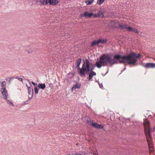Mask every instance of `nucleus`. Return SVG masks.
Listing matches in <instances>:
<instances>
[{"instance_id": "42", "label": "nucleus", "mask_w": 155, "mask_h": 155, "mask_svg": "<svg viewBox=\"0 0 155 155\" xmlns=\"http://www.w3.org/2000/svg\"><path fill=\"white\" fill-rule=\"evenodd\" d=\"M147 142H148V146H149V145H150V144L149 143V141L148 140H147Z\"/></svg>"}, {"instance_id": "1", "label": "nucleus", "mask_w": 155, "mask_h": 155, "mask_svg": "<svg viewBox=\"0 0 155 155\" xmlns=\"http://www.w3.org/2000/svg\"><path fill=\"white\" fill-rule=\"evenodd\" d=\"M112 59V57L109 54H104L100 57L99 59L97 58V61L95 62L97 68H100L102 66H107L108 63L110 65Z\"/></svg>"}, {"instance_id": "34", "label": "nucleus", "mask_w": 155, "mask_h": 155, "mask_svg": "<svg viewBox=\"0 0 155 155\" xmlns=\"http://www.w3.org/2000/svg\"><path fill=\"white\" fill-rule=\"evenodd\" d=\"M77 153H76L74 152L72 153L71 155L70 154H69V155H76Z\"/></svg>"}, {"instance_id": "47", "label": "nucleus", "mask_w": 155, "mask_h": 155, "mask_svg": "<svg viewBox=\"0 0 155 155\" xmlns=\"http://www.w3.org/2000/svg\"><path fill=\"white\" fill-rule=\"evenodd\" d=\"M28 101H25V102H27Z\"/></svg>"}, {"instance_id": "4", "label": "nucleus", "mask_w": 155, "mask_h": 155, "mask_svg": "<svg viewBox=\"0 0 155 155\" xmlns=\"http://www.w3.org/2000/svg\"><path fill=\"white\" fill-rule=\"evenodd\" d=\"M83 69H84V73H83L81 77L85 76V71H88L94 72L93 71L94 68L92 63H90V62L87 59L85 60V66L84 67L83 66Z\"/></svg>"}, {"instance_id": "17", "label": "nucleus", "mask_w": 155, "mask_h": 155, "mask_svg": "<svg viewBox=\"0 0 155 155\" xmlns=\"http://www.w3.org/2000/svg\"><path fill=\"white\" fill-rule=\"evenodd\" d=\"M38 87L41 89H44L46 87V85L45 83H39L38 84Z\"/></svg>"}, {"instance_id": "37", "label": "nucleus", "mask_w": 155, "mask_h": 155, "mask_svg": "<svg viewBox=\"0 0 155 155\" xmlns=\"http://www.w3.org/2000/svg\"><path fill=\"white\" fill-rule=\"evenodd\" d=\"M152 131H151L152 132H153L154 131H155V126L153 127V129H152Z\"/></svg>"}, {"instance_id": "48", "label": "nucleus", "mask_w": 155, "mask_h": 155, "mask_svg": "<svg viewBox=\"0 0 155 155\" xmlns=\"http://www.w3.org/2000/svg\"><path fill=\"white\" fill-rule=\"evenodd\" d=\"M30 84L31 86V84L30 83Z\"/></svg>"}, {"instance_id": "33", "label": "nucleus", "mask_w": 155, "mask_h": 155, "mask_svg": "<svg viewBox=\"0 0 155 155\" xmlns=\"http://www.w3.org/2000/svg\"><path fill=\"white\" fill-rule=\"evenodd\" d=\"M18 80L21 82H23L22 79L21 78H18Z\"/></svg>"}, {"instance_id": "2", "label": "nucleus", "mask_w": 155, "mask_h": 155, "mask_svg": "<svg viewBox=\"0 0 155 155\" xmlns=\"http://www.w3.org/2000/svg\"><path fill=\"white\" fill-rule=\"evenodd\" d=\"M141 55L140 54H137L134 52H131L126 55L128 61V64L130 66H135L137 62V58H140Z\"/></svg>"}, {"instance_id": "38", "label": "nucleus", "mask_w": 155, "mask_h": 155, "mask_svg": "<svg viewBox=\"0 0 155 155\" xmlns=\"http://www.w3.org/2000/svg\"><path fill=\"white\" fill-rule=\"evenodd\" d=\"M90 1L92 2V3L93 2L94 0H90Z\"/></svg>"}, {"instance_id": "7", "label": "nucleus", "mask_w": 155, "mask_h": 155, "mask_svg": "<svg viewBox=\"0 0 155 155\" xmlns=\"http://www.w3.org/2000/svg\"><path fill=\"white\" fill-rule=\"evenodd\" d=\"M92 15H93L92 12L89 13L87 11L85 12L84 13L81 14L80 17L81 18H82L83 17L90 18L92 16Z\"/></svg>"}, {"instance_id": "39", "label": "nucleus", "mask_w": 155, "mask_h": 155, "mask_svg": "<svg viewBox=\"0 0 155 155\" xmlns=\"http://www.w3.org/2000/svg\"><path fill=\"white\" fill-rule=\"evenodd\" d=\"M126 69V68H125L122 71H121V72H122L123 71H124Z\"/></svg>"}, {"instance_id": "16", "label": "nucleus", "mask_w": 155, "mask_h": 155, "mask_svg": "<svg viewBox=\"0 0 155 155\" xmlns=\"http://www.w3.org/2000/svg\"><path fill=\"white\" fill-rule=\"evenodd\" d=\"M99 44L100 42L99 41V40H95L92 42L91 45L92 47H93L95 45H98Z\"/></svg>"}, {"instance_id": "25", "label": "nucleus", "mask_w": 155, "mask_h": 155, "mask_svg": "<svg viewBox=\"0 0 155 155\" xmlns=\"http://www.w3.org/2000/svg\"><path fill=\"white\" fill-rule=\"evenodd\" d=\"M6 101L7 103L8 104H9L10 105L12 106H13L14 104H13V103H12L9 100H6Z\"/></svg>"}, {"instance_id": "18", "label": "nucleus", "mask_w": 155, "mask_h": 155, "mask_svg": "<svg viewBox=\"0 0 155 155\" xmlns=\"http://www.w3.org/2000/svg\"><path fill=\"white\" fill-rule=\"evenodd\" d=\"M100 43H101L103 44H105L107 42V40L106 39H98Z\"/></svg>"}, {"instance_id": "23", "label": "nucleus", "mask_w": 155, "mask_h": 155, "mask_svg": "<svg viewBox=\"0 0 155 155\" xmlns=\"http://www.w3.org/2000/svg\"><path fill=\"white\" fill-rule=\"evenodd\" d=\"M104 0H98L97 3L99 5H101L104 2Z\"/></svg>"}, {"instance_id": "11", "label": "nucleus", "mask_w": 155, "mask_h": 155, "mask_svg": "<svg viewBox=\"0 0 155 155\" xmlns=\"http://www.w3.org/2000/svg\"><path fill=\"white\" fill-rule=\"evenodd\" d=\"M47 0H39L36 1V3L40 6L46 5L48 4Z\"/></svg>"}, {"instance_id": "31", "label": "nucleus", "mask_w": 155, "mask_h": 155, "mask_svg": "<svg viewBox=\"0 0 155 155\" xmlns=\"http://www.w3.org/2000/svg\"><path fill=\"white\" fill-rule=\"evenodd\" d=\"M99 84L100 87V88H102V89H103L102 88L103 87V86L102 84H101V83H99Z\"/></svg>"}, {"instance_id": "15", "label": "nucleus", "mask_w": 155, "mask_h": 155, "mask_svg": "<svg viewBox=\"0 0 155 155\" xmlns=\"http://www.w3.org/2000/svg\"><path fill=\"white\" fill-rule=\"evenodd\" d=\"M81 84L77 83L75 84L74 85L72 88V90H75L76 88L79 89L81 87Z\"/></svg>"}, {"instance_id": "28", "label": "nucleus", "mask_w": 155, "mask_h": 155, "mask_svg": "<svg viewBox=\"0 0 155 155\" xmlns=\"http://www.w3.org/2000/svg\"><path fill=\"white\" fill-rule=\"evenodd\" d=\"M59 3V1L58 0H54V5H55Z\"/></svg>"}, {"instance_id": "24", "label": "nucleus", "mask_w": 155, "mask_h": 155, "mask_svg": "<svg viewBox=\"0 0 155 155\" xmlns=\"http://www.w3.org/2000/svg\"><path fill=\"white\" fill-rule=\"evenodd\" d=\"M126 29H127V30L128 31H133V28L131 26H128L127 27V28Z\"/></svg>"}, {"instance_id": "32", "label": "nucleus", "mask_w": 155, "mask_h": 155, "mask_svg": "<svg viewBox=\"0 0 155 155\" xmlns=\"http://www.w3.org/2000/svg\"><path fill=\"white\" fill-rule=\"evenodd\" d=\"M31 83L34 86H35L37 84V83H35L33 81H32Z\"/></svg>"}, {"instance_id": "29", "label": "nucleus", "mask_w": 155, "mask_h": 155, "mask_svg": "<svg viewBox=\"0 0 155 155\" xmlns=\"http://www.w3.org/2000/svg\"><path fill=\"white\" fill-rule=\"evenodd\" d=\"M132 31H133V32H134V33H138L139 32V31H138L137 29H135L133 28V30Z\"/></svg>"}, {"instance_id": "35", "label": "nucleus", "mask_w": 155, "mask_h": 155, "mask_svg": "<svg viewBox=\"0 0 155 155\" xmlns=\"http://www.w3.org/2000/svg\"><path fill=\"white\" fill-rule=\"evenodd\" d=\"M15 78V77H12L10 78L9 82H10V81H11L12 79H14Z\"/></svg>"}, {"instance_id": "13", "label": "nucleus", "mask_w": 155, "mask_h": 155, "mask_svg": "<svg viewBox=\"0 0 155 155\" xmlns=\"http://www.w3.org/2000/svg\"><path fill=\"white\" fill-rule=\"evenodd\" d=\"M128 25L125 23H121L118 25V27L121 28L122 29H127Z\"/></svg>"}, {"instance_id": "12", "label": "nucleus", "mask_w": 155, "mask_h": 155, "mask_svg": "<svg viewBox=\"0 0 155 155\" xmlns=\"http://www.w3.org/2000/svg\"><path fill=\"white\" fill-rule=\"evenodd\" d=\"M105 13V10L104 9H101L100 11H99L98 13L97 14L98 15V17H101L103 18L104 17V14Z\"/></svg>"}, {"instance_id": "14", "label": "nucleus", "mask_w": 155, "mask_h": 155, "mask_svg": "<svg viewBox=\"0 0 155 155\" xmlns=\"http://www.w3.org/2000/svg\"><path fill=\"white\" fill-rule=\"evenodd\" d=\"M145 66L147 68H153L155 67V64L153 63H147L145 64Z\"/></svg>"}, {"instance_id": "21", "label": "nucleus", "mask_w": 155, "mask_h": 155, "mask_svg": "<svg viewBox=\"0 0 155 155\" xmlns=\"http://www.w3.org/2000/svg\"><path fill=\"white\" fill-rule=\"evenodd\" d=\"M104 128L103 126L101 124H98L97 128V129H103Z\"/></svg>"}, {"instance_id": "10", "label": "nucleus", "mask_w": 155, "mask_h": 155, "mask_svg": "<svg viewBox=\"0 0 155 155\" xmlns=\"http://www.w3.org/2000/svg\"><path fill=\"white\" fill-rule=\"evenodd\" d=\"M28 94L29 95H31V97L28 96L29 100L32 98L34 93V90L33 89L31 88L30 87H28Z\"/></svg>"}, {"instance_id": "26", "label": "nucleus", "mask_w": 155, "mask_h": 155, "mask_svg": "<svg viewBox=\"0 0 155 155\" xmlns=\"http://www.w3.org/2000/svg\"><path fill=\"white\" fill-rule=\"evenodd\" d=\"M85 3L87 5H89L91 4L92 2L90 0H87L85 2Z\"/></svg>"}, {"instance_id": "40", "label": "nucleus", "mask_w": 155, "mask_h": 155, "mask_svg": "<svg viewBox=\"0 0 155 155\" xmlns=\"http://www.w3.org/2000/svg\"><path fill=\"white\" fill-rule=\"evenodd\" d=\"M147 125H148L149 124V123L148 121H147Z\"/></svg>"}, {"instance_id": "30", "label": "nucleus", "mask_w": 155, "mask_h": 155, "mask_svg": "<svg viewBox=\"0 0 155 155\" xmlns=\"http://www.w3.org/2000/svg\"><path fill=\"white\" fill-rule=\"evenodd\" d=\"M93 15H92V16H93V17L94 18H97V17H98V15L97 14H94L93 13Z\"/></svg>"}, {"instance_id": "49", "label": "nucleus", "mask_w": 155, "mask_h": 155, "mask_svg": "<svg viewBox=\"0 0 155 155\" xmlns=\"http://www.w3.org/2000/svg\"><path fill=\"white\" fill-rule=\"evenodd\" d=\"M28 53H30L29 52V51H28Z\"/></svg>"}, {"instance_id": "9", "label": "nucleus", "mask_w": 155, "mask_h": 155, "mask_svg": "<svg viewBox=\"0 0 155 155\" xmlns=\"http://www.w3.org/2000/svg\"><path fill=\"white\" fill-rule=\"evenodd\" d=\"M151 131H152V129L150 127L149 128L148 130L145 128L144 132L147 139V138H151V132H152Z\"/></svg>"}, {"instance_id": "8", "label": "nucleus", "mask_w": 155, "mask_h": 155, "mask_svg": "<svg viewBox=\"0 0 155 155\" xmlns=\"http://www.w3.org/2000/svg\"><path fill=\"white\" fill-rule=\"evenodd\" d=\"M88 75V81H90L91 79L93 76L96 75V73L95 72L88 71H85V75Z\"/></svg>"}, {"instance_id": "46", "label": "nucleus", "mask_w": 155, "mask_h": 155, "mask_svg": "<svg viewBox=\"0 0 155 155\" xmlns=\"http://www.w3.org/2000/svg\"><path fill=\"white\" fill-rule=\"evenodd\" d=\"M28 96H30V97H31V95H29Z\"/></svg>"}, {"instance_id": "36", "label": "nucleus", "mask_w": 155, "mask_h": 155, "mask_svg": "<svg viewBox=\"0 0 155 155\" xmlns=\"http://www.w3.org/2000/svg\"><path fill=\"white\" fill-rule=\"evenodd\" d=\"M15 78V77H12L10 78L9 82H10V81H11L12 79H14Z\"/></svg>"}, {"instance_id": "27", "label": "nucleus", "mask_w": 155, "mask_h": 155, "mask_svg": "<svg viewBox=\"0 0 155 155\" xmlns=\"http://www.w3.org/2000/svg\"><path fill=\"white\" fill-rule=\"evenodd\" d=\"M34 91L35 93L36 94H37L38 92V91L37 87H34Z\"/></svg>"}, {"instance_id": "20", "label": "nucleus", "mask_w": 155, "mask_h": 155, "mask_svg": "<svg viewBox=\"0 0 155 155\" xmlns=\"http://www.w3.org/2000/svg\"><path fill=\"white\" fill-rule=\"evenodd\" d=\"M90 124L91 125L95 128H97V127L98 124L97 123H94L93 122V121H90Z\"/></svg>"}, {"instance_id": "5", "label": "nucleus", "mask_w": 155, "mask_h": 155, "mask_svg": "<svg viewBox=\"0 0 155 155\" xmlns=\"http://www.w3.org/2000/svg\"><path fill=\"white\" fill-rule=\"evenodd\" d=\"M6 85V82L5 81L2 82L1 84V86L2 87L1 88L2 94L3 97L5 100H6L7 99L8 95L7 91L5 87Z\"/></svg>"}, {"instance_id": "22", "label": "nucleus", "mask_w": 155, "mask_h": 155, "mask_svg": "<svg viewBox=\"0 0 155 155\" xmlns=\"http://www.w3.org/2000/svg\"><path fill=\"white\" fill-rule=\"evenodd\" d=\"M48 4H49L50 5H54V0H47Z\"/></svg>"}, {"instance_id": "6", "label": "nucleus", "mask_w": 155, "mask_h": 155, "mask_svg": "<svg viewBox=\"0 0 155 155\" xmlns=\"http://www.w3.org/2000/svg\"><path fill=\"white\" fill-rule=\"evenodd\" d=\"M81 58H80L77 60L76 62V68H78V69L79 70V71H78L79 74H80L81 76V77L83 73H84V69H83V65L84 67L85 66V62H84L83 64L82 65V66L81 68L80 67V65L81 63Z\"/></svg>"}, {"instance_id": "43", "label": "nucleus", "mask_w": 155, "mask_h": 155, "mask_svg": "<svg viewBox=\"0 0 155 155\" xmlns=\"http://www.w3.org/2000/svg\"><path fill=\"white\" fill-rule=\"evenodd\" d=\"M19 78V77H15V78H16V79H18V78Z\"/></svg>"}, {"instance_id": "19", "label": "nucleus", "mask_w": 155, "mask_h": 155, "mask_svg": "<svg viewBox=\"0 0 155 155\" xmlns=\"http://www.w3.org/2000/svg\"><path fill=\"white\" fill-rule=\"evenodd\" d=\"M148 148L150 153H153L154 151V146H148Z\"/></svg>"}, {"instance_id": "3", "label": "nucleus", "mask_w": 155, "mask_h": 155, "mask_svg": "<svg viewBox=\"0 0 155 155\" xmlns=\"http://www.w3.org/2000/svg\"><path fill=\"white\" fill-rule=\"evenodd\" d=\"M126 55L122 56L120 54H116L113 56L112 58L111 62L110 65L112 66L115 64H118L119 61V63L121 64H128V61L127 58L126 57Z\"/></svg>"}, {"instance_id": "41", "label": "nucleus", "mask_w": 155, "mask_h": 155, "mask_svg": "<svg viewBox=\"0 0 155 155\" xmlns=\"http://www.w3.org/2000/svg\"><path fill=\"white\" fill-rule=\"evenodd\" d=\"M82 155V154H79V153H77V155Z\"/></svg>"}, {"instance_id": "44", "label": "nucleus", "mask_w": 155, "mask_h": 155, "mask_svg": "<svg viewBox=\"0 0 155 155\" xmlns=\"http://www.w3.org/2000/svg\"><path fill=\"white\" fill-rule=\"evenodd\" d=\"M26 87H28V85H27V84H26Z\"/></svg>"}, {"instance_id": "45", "label": "nucleus", "mask_w": 155, "mask_h": 155, "mask_svg": "<svg viewBox=\"0 0 155 155\" xmlns=\"http://www.w3.org/2000/svg\"><path fill=\"white\" fill-rule=\"evenodd\" d=\"M78 143H77V144H76V145H78Z\"/></svg>"}]
</instances>
